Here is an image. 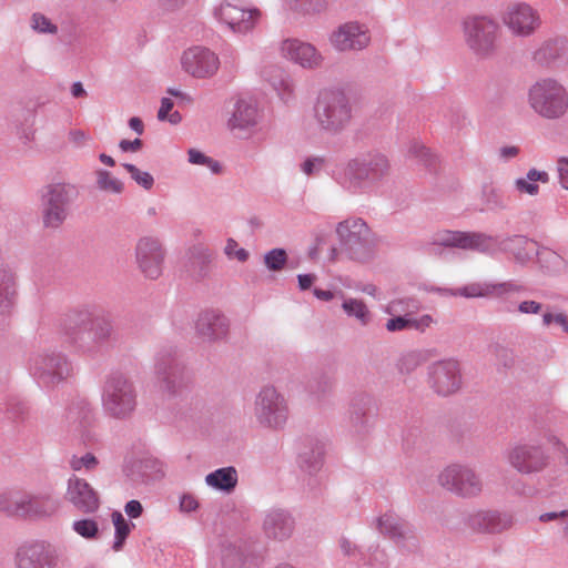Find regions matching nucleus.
<instances>
[{"label":"nucleus","mask_w":568,"mask_h":568,"mask_svg":"<svg viewBox=\"0 0 568 568\" xmlns=\"http://www.w3.org/2000/svg\"><path fill=\"white\" fill-rule=\"evenodd\" d=\"M221 562L222 568H243V554L235 545L223 544L221 549Z\"/></svg>","instance_id":"50"},{"label":"nucleus","mask_w":568,"mask_h":568,"mask_svg":"<svg viewBox=\"0 0 568 568\" xmlns=\"http://www.w3.org/2000/svg\"><path fill=\"white\" fill-rule=\"evenodd\" d=\"M229 328L227 317L214 310L201 312L195 322L196 335L205 342H217L225 338Z\"/></svg>","instance_id":"30"},{"label":"nucleus","mask_w":568,"mask_h":568,"mask_svg":"<svg viewBox=\"0 0 568 568\" xmlns=\"http://www.w3.org/2000/svg\"><path fill=\"white\" fill-rule=\"evenodd\" d=\"M207 412L200 403L181 406L169 420L175 424H201L206 423Z\"/></svg>","instance_id":"41"},{"label":"nucleus","mask_w":568,"mask_h":568,"mask_svg":"<svg viewBox=\"0 0 568 568\" xmlns=\"http://www.w3.org/2000/svg\"><path fill=\"white\" fill-rule=\"evenodd\" d=\"M62 422L69 426H90L95 423V410L87 398L77 396L67 405Z\"/></svg>","instance_id":"35"},{"label":"nucleus","mask_w":568,"mask_h":568,"mask_svg":"<svg viewBox=\"0 0 568 568\" xmlns=\"http://www.w3.org/2000/svg\"><path fill=\"white\" fill-rule=\"evenodd\" d=\"M214 254L205 247H199L194 252V272L197 278H205L210 274V265Z\"/></svg>","instance_id":"49"},{"label":"nucleus","mask_w":568,"mask_h":568,"mask_svg":"<svg viewBox=\"0 0 568 568\" xmlns=\"http://www.w3.org/2000/svg\"><path fill=\"white\" fill-rule=\"evenodd\" d=\"M72 529L84 539H95L99 536V525L94 519L83 518L72 523Z\"/></svg>","instance_id":"54"},{"label":"nucleus","mask_w":568,"mask_h":568,"mask_svg":"<svg viewBox=\"0 0 568 568\" xmlns=\"http://www.w3.org/2000/svg\"><path fill=\"white\" fill-rule=\"evenodd\" d=\"M329 41L337 51L363 50L371 41L368 30L357 22H346L332 32Z\"/></svg>","instance_id":"28"},{"label":"nucleus","mask_w":568,"mask_h":568,"mask_svg":"<svg viewBox=\"0 0 568 568\" xmlns=\"http://www.w3.org/2000/svg\"><path fill=\"white\" fill-rule=\"evenodd\" d=\"M342 308L347 316L354 317L361 326H367L372 322L373 315L362 300L352 297L344 298Z\"/></svg>","instance_id":"42"},{"label":"nucleus","mask_w":568,"mask_h":568,"mask_svg":"<svg viewBox=\"0 0 568 568\" xmlns=\"http://www.w3.org/2000/svg\"><path fill=\"white\" fill-rule=\"evenodd\" d=\"M262 529L268 539L285 541L295 530V519L287 509L271 508L264 515Z\"/></svg>","instance_id":"29"},{"label":"nucleus","mask_w":568,"mask_h":568,"mask_svg":"<svg viewBox=\"0 0 568 568\" xmlns=\"http://www.w3.org/2000/svg\"><path fill=\"white\" fill-rule=\"evenodd\" d=\"M530 109L547 120L562 118L568 110V92L557 80L546 78L536 81L527 93Z\"/></svg>","instance_id":"6"},{"label":"nucleus","mask_w":568,"mask_h":568,"mask_svg":"<svg viewBox=\"0 0 568 568\" xmlns=\"http://www.w3.org/2000/svg\"><path fill=\"white\" fill-rule=\"evenodd\" d=\"M213 16L233 33L246 34L254 29L261 12L257 9H244L230 1H223L214 8Z\"/></svg>","instance_id":"18"},{"label":"nucleus","mask_w":568,"mask_h":568,"mask_svg":"<svg viewBox=\"0 0 568 568\" xmlns=\"http://www.w3.org/2000/svg\"><path fill=\"white\" fill-rule=\"evenodd\" d=\"M514 516L496 509H477L465 515L464 525L476 534L499 535L514 526Z\"/></svg>","instance_id":"19"},{"label":"nucleus","mask_w":568,"mask_h":568,"mask_svg":"<svg viewBox=\"0 0 568 568\" xmlns=\"http://www.w3.org/2000/svg\"><path fill=\"white\" fill-rule=\"evenodd\" d=\"M28 369L39 385L51 388L71 375L72 365L63 353L43 349L29 357Z\"/></svg>","instance_id":"9"},{"label":"nucleus","mask_w":568,"mask_h":568,"mask_svg":"<svg viewBox=\"0 0 568 568\" xmlns=\"http://www.w3.org/2000/svg\"><path fill=\"white\" fill-rule=\"evenodd\" d=\"M532 60L541 67L568 61V39L554 38L544 41L532 53Z\"/></svg>","instance_id":"33"},{"label":"nucleus","mask_w":568,"mask_h":568,"mask_svg":"<svg viewBox=\"0 0 568 568\" xmlns=\"http://www.w3.org/2000/svg\"><path fill=\"white\" fill-rule=\"evenodd\" d=\"M526 286L517 281L510 280L501 283H470L460 288L452 290L447 287L430 286L427 291L443 296H463L465 298L476 297H504L510 294H521L526 292Z\"/></svg>","instance_id":"16"},{"label":"nucleus","mask_w":568,"mask_h":568,"mask_svg":"<svg viewBox=\"0 0 568 568\" xmlns=\"http://www.w3.org/2000/svg\"><path fill=\"white\" fill-rule=\"evenodd\" d=\"M30 494L20 489H7L0 493V511L8 516H27Z\"/></svg>","instance_id":"38"},{"label":"nucleus","mask_w":568,"mask_h":568,"mask_svg":"<svg viewBox=\"0 0 568 568\" xmlns=\"http://www.w3.org/2000/svg\"><path fill=\"white\" fill-rule=\"evenodd\" d=\"M501 21L514 36L523 38L534 34L541 23L538 11L526 2L508 4Z\"/></svg>","instance_id":"20"},{"label":"nucleus","mask_w":568,"mask_h":568,"mask_svg":"<svg viewBox=\"0 0 568 568\" xmlns=\"http://www.w3.org/2000/svg\"><path fill=\"white\" fill-rule=\"evenodd\" d=\"M508 463L523 475L542 471L550 457L539 440L520 442L513 446L507 455Z\"/></svg>","instance_id":"14"},{"label":"nucleus","mask_w":568,"mask_h":568,"mask_svg":"<svg viewBox=\"0 0 568 568\" xmlns=\"http://www.w3.org/2000/svg\"><path fill=\"white\" fill-rule=\"evenodd\" d=\"M98 458L91 453H87L80 457L72 456V458L70 459V467L74 471H81L82 469L92 470L98 466Z\"/></svg>","instance_id":"60"},{"label":"nucleus","mask_w":568,"mask_h":568,"mask_svg":"<svg viewBox=\"0 0 568 568\" xmlns=\"http://www.w3.org/2000/svg\"><path fill=\"white\" fill-rule=\"evenodd\" d=\"M153 374L160 390L170 398L181 396L192 384L187 367L171 349H162L155 355Z\"/></svg>","instance_id":"7"},{"label":"nucleus","mask_w":568,"mask_h":568,"mask_svg":"<svg viewBox=\"0 0 568 568\" xmlns=\"http://www.w3.org/2000/svg\"><path fill=\"white\" fill-rule=\"evenodd\" d=\"M325 442L316 436L301 438L297 446L298 467L310 476L317 475L325 462Z\"/></svg>","instance_id":"26"},{"label":"nucleus","mask_w":568,"mask_h":568,"mask_svg":"<svg viewBox=\"0 0 568 568\" xmlns=\"http://www.w3.org/2000/svg\"><path fill=\"white\" fill-rule=\"evenodd\" d=\"M386 155L374 152L349 159L332 171V179L347 193L362 195L375 192L389 176Z\"/></svg>","instance_id":"2"},{"label":"nucleus","mask_w":568,"mask_h":568,"mask_svg":"<svg viewBox=\"0 0 568 568\" xmlns=\"http://www.w3.org/2000/svg\"><path fill=\"white\" fill-rule=\"evenodd\" d=\"M535 255H537L540 266L551 274H558L566 270V260L550 248L536 250Z\"/></svg>","instance_id":"44"},{"label":"nucleus","mask_w":568,"mask_h":568,"mask_svg":"<svg viewBox=\"0 0 568 568\" xmlns=\"http://www.w3.org/2000/svg\"><path fill=\"white\" fill-rule=\"evenodd\" d=\"M123 475L133 484H149L164 477V466L152 456H129L124 459Z\"/></svg>","instance_id":"23"},{"label":"nucleus","mask_w":568,"mask_h":568,"mask_svg":"<svg viewBox=\"0 0 568 568\" xmlns=\"http://www.w3.org/2000/svg\"><path fill=\"white\" fill-rule=\"evenodd\" d=\"M95 174L97 186L99 190L114 194L123 192L124 184L119 179L113 178L109 171L100 169Z\"/></svg>","instance_id":"51"},{"label":"nucleus","mask_w":568,"mask_h":568,"mask_svg":"<svg viewBox=\"0 0 568 568\" xmlns=\"http://www.w3.org/2000/svg\"><path fill=\"white\" fill-rule=\"evenodd\" d=\"M205 483L214 489L230 493L237 484V471L232 466L219 468L206 475Z\"/></svg>","instance_id":"40"},{"label":"nucleus","mask_w":568,"mask_h":568,"mask_svg":"<svg viewBox=\"0 0 568 568\" xmlns=\"http://www.w3.org/2000/svg\"><path fill=\"white\" fill-rule=\"evenodd\" d=\"M64 499L82 514H94L100 508L98 491L83 478L72 475L67 481Z\"/></svg>","instance_id":"22"},{"label":"nucleus","mask_w":568,"mask_h":568,"mask_svg":"<svg viewBox=\"0 0 568 568\" xmlns=\"http://www.w3.org/2000/svg\"><path fill=\"white\" fill-rule=\"evenodd\" d=\"M183 70L194 78H209L219 69V58L210 49L194 47L184 51L181 59Z\"/></svg>","instance_id":"25"},{"label":"nucleus","mask_w":568,"mask_h":568,"mask_svg":"<svg viewBox=\"0 0 568 568\" xmlns=\"http://www.w3.org/2000/svg\"><path fill=\"white\" fill-rule=\"evenodd\" d=\"M493 240L484 233H466L459 231H442L434 235L433 242L428 245L432 252L436 246L458 247L463 250L487 251L490 250Z\"/></svg>","instance_id":"24"},{"label":"nucleus","mask_w":568,"mask_h":568,"mask_svg":"<svg viewBox=\"0 0 568 568\" xmlns=\"http://www.w3.org/2000/svg\"><path fill=\"white\" fill-rule=\"evenodd\" d=\"M18 300L16 273L8 266H0V314H9Z\"/></svg>","instance_id":"37"},{"label":"nucleus","mask_w":568,"mask_h":568,"mask_svg":"<svg viewBox=\"0 0 568 568\" xmlns=\"http://www.w3.org/2000/svg\"><path fill=\"white\" fill-rule=\"evenodd\" d=\"M58 562V550L43 540L21 544L13 556L14 568H57Z\"/></svg>","instance_id":"17"},{"label":"nucleus","mask_w":568,"mask_h":568,"mask_svg":"<svg viewBox=\"0 0 568 568\" xmlns=\"http://www.w3.org/2000/svg\"><path fill=\"white\" fill-rule=\"evenodd\" d=\"M254 415L263 426H283L288 422L287 399L275 386H263L255 396Z\"/></svg>","instance_id":"12"},{"label":"nucleus","mask_w":568,"mask_h":568,"mask_svg":"<svg viewBox=\"0 0 568 568\" xmlns=\"http://www.w3.org/2000/svg\"><path fill=\"white\" fill-rule=\"evenodd\" d=\"M214 439L222 446L230 449H237L244 444L242 428H217Z\"/></svg>","instance_id":"46"},{"label":"nucleus","mask_w":568,"mask_h":568,"mask_svg":"<svg viewBox=\"0 0 568 568\" xmlns=\"http://www.w3.org/2000/svg\"><path fill=\"white\" fill-rule=\"evenodd\" d=\"M68 343L83 354H95L114 338L110 315L100 306L85 304L69 311L61 323Z\"/></svg>","instance_id":"1"},{"label":"nucleus","mask_w":568,"mask_h":568,"mask_svg":"<svg viewBox=\"0 0 568 568\" xmlns=\"http://www.w3.org/2000/svg\"><path fill=\"white\" fill-rule=\"evenodd\" d=\"M173 105L174 103L170 98H162L161 106L158 112V119L160 121H169L172 124H178L181 122L182 116L178 111L170 113L173 109Z\"/></svg>","instance_id":"59"},{"label":"nucleus","mask_w":568,"mask_h":568,"mask_svg":"<svg viewBox=\"0 0 568 568\" xmlns=\"http://www.w3.org/2000/svg\"><path fill=\"white\" fill-rule=\"evenodd\" d=\"M165 251L158 237L143 236L135 245V261L145 277L156 280L162 274Z\"/></svg>","instance_id":"21"},{"label":"nucleus","mask_w":568,"mask_h":568,"mask_svg":"<svg viewBox=\"0 0 568 568\" xmlns=\"http://www.w3.org/2000/svg\"><path fill=\"white\" fill-rule=\"evenodd\" d=\"M122 166L128 171L131 179L144 190H151L154 185L153 176L145 171H141L138 166L131 163H123Z\"/></svg>","instance_id":"57"},{"label":"nucleus","mask_w":568,"mask_h":568,"mask_svg":"<svg viewBox=\"0 0 568 568\" xmlns=\"http://www.w3.org/2000/svg\"><path fill=\"white\" fill-rule=\"evenodd\" d=\"M409 155L416 159L419 163L425 165L427 169H434L436 163V158L430 153L429 149H427L424 144L419 142H414L408 151Z\"/></svg>","instance_id":"56"},{"label":"nucleus","mask_w":568,"mask_h":568,"mask_svg":"<svg viewBox=\"0 0 568 568\" xmlns=\"http://www.w3.org/2000/svg\"><path fill=\"white\" fill-rule=\"evenodd\" d=\"M283 57L304 69L320 68L323 57L320 51L311 43L298 39H286L281 44Z\"/></svg>","instance_id":"31"},{"label":"nucleus","mask_w":568,"mask_h":568,"mask_svg":"<svg viewBox=\"0 0 568 568\" xmlns=\"http://www.w3.org/2000/svg\"><path fill=\"white\" fill-rule=\"evenodd\" d=\"M101 404L108 416L129 419L138 406V390L132 378L120 369L111 371L102 385Z\"/></svg>","instance_id":"4"},{"label":"nucleus","mask_w":568,"mask_h":568,"mask_svg":"<svg viewBox=\"0 0 568 568\" xmlns=\"http://www.w3.org/2000/svg\"><path fill=\"white\" fill-rule=\"evenodd\" d=\"M464 38L469 50L480 59H489L498 48L499 24L487 16L468 17L463 22Z\"/></svg>","instance_id":"8"},{"label":"nucleus","mask_w":568,"mask_h":568,"mask_svg":"<svg viewBox=\"0 0 568 568\" xmlns=\"http://www.w3.org/2000/svg\"><path fill=\"white\" fill-rule=\"evenodd\" d=\"M438 484L462 498H477L484 490L480 475L471 467L460 464H452L445 467L438 475Z\"/></svg>","instance_id":"11"},{"label":"nucleus","mask_w":568,"mask_h":568,"mask_svg":"<svg viewBox=\"0 0 568 568\" xmlns=\"http://www.w3.org/2000/svg\"><path fill=\"white\" fill-rule=\"evenodd\" d=\"M264 264L268 271L280 272L287 262V253L284 248H272L264 254Z\"/></svg>","instance_id":"55"},{"label":"nucleus","mask_w":568,"mask_h":568,"mask_svg":"<svg viewBox=\"0 0 568 568\" xmlns=\"http://www.w3.org/2000/svg\"><path fill=\"white\" fill-rule=\"evenodd\" d=\"M224 254L227 256V258H235L242 263L246 262L250 256L248 252L245 248L240 247L239 243L232 237H229L226 240V244L224 246Z\"/></svg>","instance_id":"61"},{"label":"nucleus","mask_w":568,"mask_h":568,"mask_svg":"<svg viewBox=\"0 0 568 568\" xmlns=\"http://www.w3.org/2000/svg\"><path fill=\"white\" fill-rule=\"evenodd\" d=\"M493 240L490 250L480 251L481 253L495 254L496 252H506L513 254L516 262L525 264L530 261L536 253V243L524 235H511L506 237L487 235Z\"/></svg>","instance_id":"27"},{"label":"nucleus","mask_w":568,"mask_h":568,"mask_svg":"<svg viewBox=\"0 0 568 568\" xmlns=\"http://www.w3.org/2000/svg\"><path fill=\"white\" fill-rule=\"evenodd\" d=\"M112 523L114 525V542L112 548L115 551L122 549L123 544L129 536L131 528L134 527L133 524L129 523L121 513L113 511L112 513Z\"/></svg>","instance_id":"47"},{"label":"nucleus","mask_w":568,"mask_h":568,"mask_svg":"<svg viewBox=\"0 0 568 568\" xmlns=\"http://www.w3.org/2000/svg\"><path fill=\"white\" fill-rule=\"evenodd\" d=\"M372 527L390 539L402 551L413 552L418 548V538L414 529L392 510L376 517Z\"/></svg>","instance_id":"15"},{"label":"nucleus","mask_w":568,"mask_h":568,"mask_svg":"<svg viewBox=\"0 0 568 568\" xmlns=\"http://www.w3.org/2000/svg\"><path fill=\"white\" fill-rule=\"evenodd\" d=\"M549 444L552 447L554 454L558 459L559 466L568 469V448L557 438H550Z\"/></svg>","instance_id":"62"},{"label":"nucleus","mask_w":568,"mask_h":568,"mask_svg":"<svg viewBox=\"0 0 568 568\" xmlns=\"http://www.w3.org/2000/svg\"><path fill=\"white\" fill-rule=\"evenodd\" d=\"M30 28L38 34L51 36H55L59 30L55 23H53L48 17L40 12H34L30 17Z\"/></svg>","instance_id":"52"},{"label":"nucleus","mask_w":568,"mask_h":568,"mask_svg":"<svg viewBox=\"0 0 568 568\" xmlns=\"http://www.w3.org/2000/svg\"><path fill=\"white\" fill-rule=\"evenodd\" d=\"M260 112L252 101L240 99L234 105L227 125L231 131H237L241 135H248L256 130L260 123Z\"/></svg>","instance_id":"32"},{"label":"nucleus","mask_w":568,"mask_h":568,"mask_svg":"<svg viewBox=\"0 0 568 568\" xmlns=\"http://www.w3.org/2000/svg\"><path fill=\"white\" fill-rule=\"evenodd\" d=\"M506 311L508 313L517 311L518 313L524 315H537L544 311V305L534 300H525L519 302L516 307L515 304L508 305L506 307Z\"/></svg>","instance_id":"58"},{"label":"nucleus","mask_w":568,"mask_h":568,"mask_svg":"<svg viewBox=\"0 0 568 568\" xmlns=\"http://www.w3.org/2000/svg\"><path fill=\"white\" fill-rule=\"evenodd\" d=\"M378 414L376 398L368 393L356 394L348 407L349 420L356 425L365 426L375 422Z\"/></svg>","instance_id":"34"},{"label":"nucleus","mask_w":568,"mask_h":568,"mask_svg":"<svg viewBox=\"0 0 568 568\" xmlns=\"http://www.w3.org/2000/svg\"><path fill=\"white\" fill-rule=\"evenodd\" d=\"M481 201L487 211H501L508 207L507 199L503 191L491 185L483 187Z\"/></svg>","instance_id":"45"},{"label":"nucleus","mask_w":568,"mask_h":568,"mask_svg":"<svg viewBox=\"0 0 568 568\" xmlns=\"http://www.w3.org/2000/svg\"><path fill=\"white\" fill-rule=\"evenodd\" d=\"M31 413L28 404L18 398H11L6 404L4 418L6 423H29L31 422Z\"/></svg>","instance_id":"43"},{"label":"nucleus","mask_w":568,"mask_h":568,"mask_svg":"<svg viewBox=\"0 0 568 568\" xmlns=\"http://www.w3.org/2000/svg\"><path fill=\"white\" fill-rule=\"evenodd\" d=\"M312 112L318 131L332 136L344 132L353 119L351 100L341 90H322L314 102Z\"/></svg>","instance_id":"3"},{"label":"nucleus","mask_w":568,"mask_h":568,"mask_svg":"<svg viewBox=\"0 0 568 568\" xmlns=\"http://www.w3.org/2000/svg\"><path fill=\"white\" fill-rule=\"evenodd\" d=\"M61 501L52 493H42L30 495V503L27 509L29 517H49L54 515L60 508Z\"/></svg>","instance_id":"39"},{"label":"nucleus","mask_w":568,"mask_h":568,"mask_svg":"<svg viewBox=\"0 0 568 568\" xmlns=\"http://www.w3.org/2000/svg\"><path fill=\"white\" fill-rule=\"evenodd\" d=\"M427 383L435 394L448 397L463 387L462 367L457 359L446 358L427 367Z\"/></svg>","instance_id":"13"},{"label":"nucleus","mask_w":568,"mask_h":568,"mask_svg":"<svg viewBox=\"0 0 568 568\" xmlns=\"http://www.w3.org/2000/svg\"><path fill=\"white\" fill-rule=\"evenodd\" d=\"M284 2L292 11L304 14L320 13L327 7V0H284Z\"/></svg>","instance_id":"48"},{"label":"nucleus","mask_w":568,"mask_h":568,"mask_svg":"<svg viewBox=\"0 0 568 568\" xmlns=\"http://www.w3.org/2000/svg\"><path fill=\"white\" fill-rule=\"evenodd\" d=\"M557 173L560 185L568 190V156H561L556 162Z\"/></svg>","instance_id":"64"},{"label":"nucleus","mask_w":568,"mask_h":568,"mask_svg":"<svg viewBox=\"0 0 568 568\" xmlns=\"http://www.w3.org/2000/svg\"><path fill=\"white\" fill-rule=\"evenodd\" d=\"M263 79L277 93L278 98L287 102L294 94V82L291 75L278 65H270L263 71Z\"/></svg>","instance_id":"36"},{"label":"nucleus","mask_w":568,"mask_h":568,"mask_svg":"<svg viewBox=\"0 0 568 568\" xmlns=\"http://www.w3.org/2000/svg\"><path fill=\"white\" fill-rule=\"evenodd\" d=\"M75 196L77 190L73 185L64 183L48 185L41 196L43 225L49 229H58L62 225Z\"/></svg>","instance_id":"10"},{"label":"nucleus","mask_w":568,"mask_h":568,"mask_svg":"<svg viewBox=\"0 0 568 568\" xmlns=\"http://www.w3.org/2000/svg\"><path fill=\"white\" fill-rule=\"evenodd\" d=\"M187 156L191 164L206 166L213 174H220L222 172V166L219 161L207 156L196 149H190L187 151Z\"/></svg>","instance_id":"53"},{"label":"nucleus","mask_w":568,"mask_h":568,"mask_svg":"<svg viewBox=\"0 0 568 568\" xmlns=\"http://www.w3.org/2000/svg\"><path fill=\"white\" fill-rule=\"evenodd\" d=\"M336 234L343 253L348 258L365 263L378 247V236L362 217H348L336 225Z\"/></svg>","instance_id":"5"},{"label":"nucleus","mask_w":568,"mask_h":568,"mask_svg":"<svg viewBox=\"0 0 568 568\" xmlns=\"http://www.w3.org/2000/svg\"><path fill=\"white\" fill-rule=\"evenodd\" d=\"M325 160L321 156L307 158L302 164L301 170L306 175L317 174L324 166Z\"/></svg>","instance_id":"63"}]
</instances>
